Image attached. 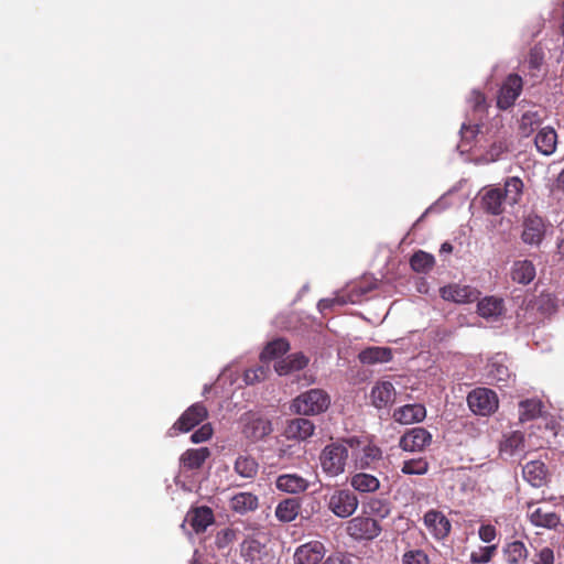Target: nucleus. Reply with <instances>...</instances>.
<instances>
[{
	"mask_svg": "<svg viewBox=\"0 0 564 564\" xmlns=\"http://www.w3.org/2000/svg\"><path fill=\"white\" fill-rule=\"evenodd\" d=\"M524 184L518 176L507 177L503 186H486L480 192V204L485 213L494 216L505 212V205L518 204L523 195Z\"/></svg>",
	"mask_w": 564,
	"mask_h": 564,
	"instance_id": "1",
	"label": "nucleus"
},
{
	"mask_svg": "<svg viewBox=\"0 0 564 564\" xmlns=\"http://www.w3.org/2000/svg\"><path fill=\"white\" fill-rule=\"evenodd\" d=\"M348 459V446L344 442H334L326 445L319 454V464L324 474L337 477L345 471Z\"/></svg>",
	"mask_w": 564,
	"mask_h": 564,
	"instance_id": "2",
	"label": "nucleus"
},
{
	"mask_svg": "<svg viewBox=\"0 0 564 564\" xmlns=\"http://www.w3.org/2000/svg\"><path fill=\"white\" fill-rule=\"evenodd\" d=\"M330 405V397L323 389H311L297 395L292 402V409L301 415H317Z\"/></svg>",
	"mask_w": 564,
	"mask_h": 564,
	"instance_id": "3",
	"label": "nucleus"
},
{
	"mask_svg": "<svg viewBox=\"0 0 564 564\" xmlns=\"http://www.w3.org/2000/svg\"><path fill=\"white\" fill-rule=\"evenodd\" d=\"M344 442L352 451L359 449V453H354V456L356 466L360 469L370 468L375 463L382 458L381 448L371 442H367L357 436L346 437L344 438Z\"/></svg>",
	"mask_w": 564,
	"mask_h": 564,
	"instance_id": "4",
	"label": "nucleus"
},
{
	"mask_svg": "<svg viewBox=\"0 0 564 564\" xmlns=\"http://www.w3.org/2000/svg\"><path fill=\"white\" fill-rule=\"evenodd\" d=\"M469 409L477 415L488 416L499 406L497 393L488 388H476L467 395Z\"/></svg>",
	"mask_w": 564,
	"mask_h": 564,
	"instance_id": "5",
	"label": "nucleus"
},
{
	"mask_svg": "<svg viewBox=\"0 0 564 564\" xmlns=\"http://www.w3.org/2000/svg\"><path fill=\"white\" fill-rule=\"evenodd\" d=\"M382 531L379 522L370 517L358 516L350 519L346 525L347 534L356 541H371Z\"/></svg>",
	"mask_w": 564,
	"mask_h": 564,
	"instance_id": "6",
	"label": "nucleus"
},
{
	"mask_svg": "<svg viewBox=\"0 0 564 564\" xmlns=\"http://www.w3.org/2000/svg\"><path fill=\"white\" fill-rule=\"evenodd\" d=\"M359 500L349 489H336L327 501L328 509L338 518H349L355 513Z\"/></svg>",
	"mask_w": 564,
	"mask_h": 564,
	"instance_id": "7",
	"label": "nucleus"
},
{
	"mask_svg": "<svg viewBox=\"0 0 564 564\" xmlns=\"http://www.w3.org/2000/svg\"><path fill=\"white\" fill-rule=\"evenodd\" d=\"M242 434L251 441H259L272 432L271 421L258 413L247 412L241 419Z\"/></svg>",
	"mask_w": 564,
	"mask_h": 564,
	"instance_id": "8",
	"label": "nucleus"
},
{
	"mask_svg": "<svg viewBox=\"0 0 564 564\" xmlns=\"http://www.w3.org/2000/svg\"><path fill=\"white\" fill-rule=\"evenodd\" d=\"M326 546L322 541L311 540L299 545L293 554L294 564H321L326 555Z\"/></svg>",
	"mask_w": 564,
	"mask_h": 564,
	"instance_id": "9",
	"label": "nucleus"
},
{
	"mask_svg": "<svg viewBox=\"0 0 564 564\" xmlns=\"http://www.w3.org/2000/svg\"><path fill=\"white\" fill-rule=\"evenodd\" d=\"M523 88V80L518 74H510L502 83L497 97L499 109L507 110L514 105Z\"/></svg>",
	"mask_w": 564,
	"mask_h": 564,
	"instance_id": "10",
	"label": "nucleus"
},
{
	"mask_svg": "<svg viewBox=\"0 0 564 564\" xmlns=\"http://www.w3.org/2000/svg\"><path fill=\"white\" fill-rule=\"evenodd\" d=\"M432 434L424 427L409 429L399 440V447L405 452H423L432 443Z\"/></svg>",
	"mask_w": 564,
	"mask_h": 564,
	"instance_id": "11",
	"label": "nucleus"
},
{
	"mask_svg": "<svg viewBox=\"0 0 564 564\" xmlns=\"http://www.w3.org/2000/svg\"><path fill=\"white\" fill-rule=\"evenodd\" d=\"M208 416V411L202 402L192 404L178 420L173 424V431L186 433L193 430L195 426L200 424Z\"/></svg>",
	"mask_w": 564,
	"mask_h": 564,
	"instance_id": "12",
	"label": "nucleus"
},
{
	"mask_svg": "<svg viewBox=\"0 0 564 564\" xmlns=\"http://www.w3.org/2000/svg\"><path fill=\"white\" fill-rule=\"evenodd\" d=\"M521 240L525 245L540 246L545 237L546 226L542 217L529 215L522 223Z\"/></svg>",
	"mask_w": 564,
	"mask_h": 564,
	"instance_id": "13",
	"label": "nucleus"
},
{
	"mask_svg": "<svg viewBox=\"0 0 564 564\" xmlns=\"http://www.w3.org/2000/svg\"><path fill=\"white\" fill-rule=\"evenodd\" d=\"M423 522L429 532L436 539L447 538L452 530L449 519L440 510L431 509L425 512Z\"/></svg>",
	"mask_w": 564,
	"mask_h": 564,
	"instance_id": "14",
	"label": "nucleus"
},
{
	"mask_svg": "<svg viewBox=\"0 0 564 564\" xmlns=\"http://www.w3.org/2000/svg\"><path fill=\"white\" fill-rule=\"evenodd\" d=\"M440 294L445 301L466 304L477 301L480 293L469 285L448 284L441 288Z\"/></svg>",
	"mask_w": 564,
	"mask_h": 564,
	"instance_id": "15",
	"label": "nucleus"
},
{
	"mask_svg": "<svg viewBox=\"0 0 564 564\" xmlns=\"http://www.w3.org/2000/svg\"><path fill=\"white\" fill-rule=\"evenodd\" d=\"M532 507L533 502H528V518L532 525L538 528L555 529L560 524V516L556 512L543 507H538L531 510Z\"/></svg>",
	"mask_w": 564,
	"mask_h": 564,
	"instance_id": "16",
	"label": "nucleus"
},
{
	"mask_svg": "<svg viewBox=\"0 0 564 564\" xmlns=\"http://www.w3.org/2000/svg\"><path fill=\"white\" fill-rule=\"evenodd\" d=\"M392 417L404 425L420 423L426 417V409L420 403L405 404L395 409Z\"/></svg>",
	"mask_w": 564,
	"mask_h": 564,
	"instance_id": "17",
	"label": "nucleus"
},
{
	"mask_svg": "<svg viewBox=\"0 0 564 564\" xmlns=\"http://www.w3.org/2000/svg\"><path fill=\"white\" fill-rule=\"evenodd\" d=\"M186 521L196 533L205 532L214 523V512L207 506L192 508L186 516Z\"/></svg>",
	"mask_w": 564,
	"mask_h": 564,
	"instance_id": "18",
	"label": "nucleus"
},
{
	"mask_svg": "<svg viewBox=\"0 0 564 564\" xmlns=\"http://www.w3.org/2000/svg\"><path fill=\"white\" fill-rule=\"evenodd\" d=\"M522 476L531 486L540 488L547 481V469L543 462L531 460L523 466Z\"/></svg>",
	"mask_w": 564,
	"mask_h": 564,
	"instance_id": "19",
	"label": "nucleus"
},
{
	"mask_svg": "<svg viewBox=\"0 0 564 564\" xmlns=\"http://www.w3.org/2000/svg\"><path fill=\"white\" fill-rule=\"evenodd\" d=\"M210 456L208 447L189 448L180 457L181 468L184 470H197L203 467Z\"/></svg>",
	"mask_w": 564,
	"mask_h": 564,
	"instance_id": "20",
	"label": "nucleus"
},
{
	"mask_svg": "<svg viewBox=\"0 0 564 564\" xmlns=\"http://www.w3.org/2000/svg\"><path fill=\"white\" fill-rule=\"evenodd\" d=\"M534 144L536 150L543 155H552L557 145V133L552 127H543L541 128L535 138Z\"/></svg>",
	"mask_w": 564,
	"mask_h": 564,
	"instance_id": "21",
	"label": "nucleus"
},
{
	"mask_svg": "<svg viewBox=\"0 0 564 564\" xmlns=\"http://www.w3.org/2000/svg\"><path fill=\"white\" fill-rule=\"evenodd\" d=\"M308 486V480L297 474H283L275 480V487L288 494L304 492Z\"/></svg>",
	"mask_w": 564,
	"mask_h": 564,
	"instance_id": "22",
	"label": "nucleus"
},
{
	"mask_svg": "<svg viewBox=\"0 0 564 564\" xmlns=\"http://www.w3.org/2000/svg\"><path fill=\"white\" fill-rule=\"evenodd\" d=\"M502 556L506 564H524L529 556V550L523 541L513 540L503 545Z\"/></svg>",
	"mask_w": 564,
	"mask_h": 564,
	"instance_id": "23",
	"label": "nucleus"
},
{
	"mask_svg": "<svg viewBox=\"0 0 564 564\" xmlns=\"http://www.w3.org/2000/svg\"><path fill=\"white\" fill-rule=\"evenodd\" d=\"M372 404L377 409H383L394 402L395 389L389 381L376 383L371 390Z\"/></svg>",
	"mask_w": 564,
	"mask_h": 564,
	"instance_id": "24",
	"label": "nucleus"
},
{
	"mask_svg": "<svg viewBox=\"0 0 564 564\" xmlns=\"http://www.w3.org/2000/svg\"><path fill=\"white\" fill-rule=\"evenodd\" d=\"M535 267L530 260H517L513 262L510 276L513 282L527 285L535 278Z\"/></svg>",
	"mask_w": 564,
	"mask_h": 564,
	"instance_id": "25",
	"label": "nucleus"
},
{
	"mask_svg": "<svg viewBox=\"0 0 564 564\" xmlns=\"http://www.w3.org/2000/svg\"><path fill=\"white\" fill-rule=\"evenodd\" d=\"M358 358L364 365L389 362L392 359V349L389 347H368L359 352Z\"/></svg>",
	"mask_w": 564,
	"mask_h": 564,
	"instance_id": "26",
	"label": "nucleus"
},
{
	"mask_svg": "<svg viewBox=\"0 0 564 564\" xmlns=\"http://www.w3.org/2000/svg\"><path fill=\"white\" fill-rule=\"evenodd\" d=\"M314 423L305 417H296L289 422L286 426V435L299 440H306L314 434Z\"/></svg>",
	"mask_w": 564,
	"mask_h": 564,
	"instance_id": "27",
	"label": "nucleus"
},
{
	"mask_svg": "<svg viewBox=\"0 0 564 564\" xmlns=\"http://www.w3.org/2000/svg\"><path fill=\"white\" fill-rule=\"evenodd\" d=\"M350 486L361 494L375 492L380 488V480L367 473H356L350 478Z\"/></svg>",
	"mask_w": 564,
	"mask_h": 564,
	"instance_id": "28",
	"label": "nucleus"
},
{
	"mask_svg": "<svg viewBox=\"0 0 564 564\" xmlns=\"http://www.w3.org/2000/svg\"><path fill=\"white\" fill-rule=\"evenodd\" d=\"M301 510V502L296 498H286L280 501L275 508V517L282 522H291L296 519Z\"/></svg>",
	"mask_w": 564,
	"mask_h": 564,
	"instance_id": "29",
	"label": "nucleus"
},
{
	"mask_svg": "<svg viewBox=\"0 0 564 564\" xmlns=\"http://www.w3.org/2000/svg\"><path fill=\"white\" fill-rule=\"evenodd\" d=\"M258 505V497L251 492H239L230 500V508L241 514L256 510Z\"/></svg>",
	"mask_w": 564,
	"mask_h": 564,
	"instance_id": "30",
	"label": "nucleus"
},
{
	"mask_svg": "<svg viewBox=\"0 0 564 564\" xmlns=\"http://www.w3.org/2000/svg\"><path fill=\"white\" fill-rule=\"evenodd\" d=\"M477 312L481 317H498L503 312V301L495 296H487L478 302Z\"/></svg>",
	"mask_w": 564,
	"mask_h": 564,
	"instance_id": "31",
	"label": "nucleus"
},
{
	"mask_svg": "<svg viewBox=\"0 0 564 564\" xmlns=\"http://www.w3.org/2000/svg\"><path fill=\"white\" fill-rule=\"evenodd\" d=\"M524 449V435L520 431H513L505 435L503 441L500 443V453L507 455H514Z\"/></svg>",
	"mask_w": 564,
	"mask_h": 564,
	"instance_id": "32",
	"label": "nucleus"
},
{
	"mask_svg": "<svg viewBox=\"0 0 564 564\" xmlns=\"http://www.w3.org/2000/svg\"><path fill=\"white\" fill-rule=\"evenodd\" d=\"M289 349L290 344L288 340L283 338L274 339L267 344V346L264 347L260 355V359L262 362L273 360L286 354Z\"/></svg>",
	"mask_w": 564,
	"mask_h": 564,
	"instance_id": "33",
	"label": "nucleus"
},
{
	"mask_svg": "<svg viewBox=\"0 0 564 564\" xmlns=\"http://www.w3.org/2000/svg\"><path fill=\"white\" fill-rule=\"evenodd\" d=\"M264 545L256 539H247L241 544V555L247 562H258L262 557Z\"/></svg>",
	"mask_w": 564,
	"mask_h": 564,
	"instance_id": "34",
	"label": "nucleus"
},
{
	"mask_svg": "<svg viewBox=\"0 0 564 564\" xmlns=\"http://www.w3.org/2000/svg\"><path fill=\"white\" fill-rule=\"evenodd\" d=\"M434 263H435L434 257L425 251H422V250L414 252V254L410 259L411 268L415 272H420V273L430 271L434 267Z\"/></svg>",
	"mask_w": 564,
	"mask_h": 564,
	"instance_id": "35",
	"label": "nucleus"
},
{
	"mask_svg": "<svg viewBox=\"0 0 564 564\" xmlns=\"http://www.w3.org/2000/svg\"><path fill=\"white\" fill-rule=\"evenodd\" d=\"M541 123V117L536 111H527L521 116L519 132L528 138Z\"/></svg>",
	"mask_w": 564,
	"mask_h": 564,
	"instance_id": "36",
	"label": "nucleus"
},
{
	"mask_svg": "<svg viewBox=\"0 0 564 564\" xmlns=\"http://www.w3.org/2000/svg\"><path fill=\"white\" fill-rule=\"evenodd\" d=\"M235 470L245 478H253L258 473V463L249 456H239L235 463Z\"/></svg>",
	"mask_w": 564,
	"mask_h": 564,
	"instance_id": "37",
	"label": "nucleus"
},
{
	"mask_svg": "<svg viewBox=\"0 0 564 564\" xmlns=\"http://www.w3.org/2000/svg\"><path fill=\"white\" fill-rule=\"evenodd\" d=\"M430 469L429 462L423 458H412L404 460L401 467V473L404 475H425Z\"/></svg>",
	"mask_w": 564,
	"mask_h": 564,
	"instance_id": "38",
	"label": "nucleus"
},
{
	"mask_svg": "<svg viewBox=\"0 0 564 564\" xmlns=\"http://www.w3.org/2000/svg\"><path fill=\"white\" fill-rule=\"evenodd\" d=\"M542 404L538 400L528 399L519 403V415L521 421H529L540 415Z\"/></svg>",
	"mask_w": 564,
	"mask_h": 564,
	"instance_id": "39",
	"label": "nucleus"
},
{
	"mask_svg": "<svg viewBox=\"0 0 564 564\" xmlns=\"http://www.w3.org/2000/svg\"><path fill=\"white\" fill-rule=\"evenodd\" d=\"M497 545L479 546L470 553V562L473 564H487L496 555Z\"/></svg>",
	"mask_w": 564,
	"mask_h": 564,
	"instance_id": "40",
	"label": "nucleus"
},
{
	"mask_svg": "<svg viewBox=\"0 0 564 564\" xmlns=\"http://www.w3.org/2000/svg\"><path fill=\"white\" fill-rule=\"evenodd\" d=\"M366 508L368 513L377 516L381 519L387 518L391 512L389 502L379 498L369 499V501L366 503Z\"/></svg>",
	"mask_w": 564,
	"mask_h": 564,
	"instance_id": "41",
	"label": "nucleus"
},
{
	"mask_svg": "<svg viewBox=\"0 0 564 564\" xmlns=\"http://www.w3.org/2000/svg\"><path fill=\"white\" fill-rule=\"evenodd\" d=\"M269 373L268 366H257L254 368L247 369L243 375V380L247 384H254L267 378Z\"/></svg>",
	"mask_w": 564,
	"mask_h": 564,
	"instance_id": "42",
	"label": "nucleus"
},
{
	"mask_svg": "<svg viewBox=\"0 0 564 564\" xmlns=\"http://www.w3.org/2000/svg\"><path fill=\"white\" fill-rule=\"evenodd\" d=\"M402 564H430V560L424 551L410 550L403 554Z\"/></svg>",
	"mask_w": 564,
	"mask_h": 564,
	"instance_id": "43",
	"label": "nucleus"
},
{
	"mask_svg": "<svg viewBox=\"0 0 564 564\" xmlns=\"http://www.w3.org/2000/svg\"><path fill=\"white\" fill-rule=\"evenodd\" d=\"M235 539H236V531L234 529L227 528L217 533L215 543L218 549H225L230 543H232L235 541Z\"/></svg>",
	"mask_w": 564,
	"mask_h": 564,
	"instance_id": "44",
	"label": "nucleus"
},
{
	"mask_svg": "<svg viewBox=\"0 0 564 564\" xmlns=\"http://www.w3.org/2000/svg\"><path fill=\"white\" fill-rule=\"evenodd\" d=\"M489 377L497 382L506 381L509 377V369L505 365L492 362L490 365Z\"/></svg>",
	"mask_w": 564,
	"mask_h": 564,
	"instance_id": "45",
	"label": "nucleus"
},
{
	"mask_svg": "<svg viewBox=\"0 0 564 564\" xmlns=\"http://www.w3.org/2000/svg\"><path fill=\"white\" fill-rule=\"evenodd\" d=\"M213 436V427L209 423L204 424L197 431H195L191 435V441L193 443H203L208 441Z\"/></svg>",
	"mask_w": 564,
	"mask_h": 564,
	"instance_id": "46",
	"label": "nucleus"
},
{
	"mask_svg": "<svg viewBox=\"0 0 564 564\" xmlns=\"http://www.w3.org/2000/svg\"><path fill=\"white\" fill-rule=\"evenodd\" d=\"M532 564H554V552L552 549L542 547L532 558Z\"/></svg>",
	"mask_w": 564,
	"mask_h": 564,
	"instance_id": "47",
	"label": "nucleus"
},
{
	"mask_svg": "<svg viewBox=\"0 0 564 564\" xmlns=\"http://www.w3.org/2000/svg\"><path fill=\"white\" fill-rule=\"evenodd\" d=\"M293 371L304 369L308 364V358L302 352L293 354L288 357Z\"/></svg>",
	"mask_w": 564,
	"mask_h": 564,
	"instance_id": "48",
	"label": "nucleus"
},
{
	"mask_svg": "<svg viewBox=\"0 0 564 564\" xmlns=\"http://www.w3.org/2000/svg\"><path fill=\"white\" fill-rule=\"evenodd\" d=\"M478 535L481 541L490 543L496 539L497 531L496 528L491 524H482L478 530Z\"/></svg>",
	"mask_w": 564,
	"mask_h": 564,
	"instance_id": "49",
	"label": "nucleus"
},
{
	"mask_svg": "<svg viewBox=\"0 0 564 564\" xmlns=\"http://www.w3.org/2000/svg\"><path fill=\"white\" fill-rule=\"evenodd\" d=\"M322 564H351V561L341 552L330 554Z\"/></svg>",
	"mask_w": 564,
	"mask_h": 564,
	"instance_id": "50",
	"label": "nucleus"
},
{
	"mask_svg": "<svg viewBox=\"0 0 564 564\" xmlns=\"http://www.w3.org/2000/svg\"><path fill=\"white\" fill-rule=\"evenodd\" d=\"M274 369L280 376H284L293 371L290 365V360L288 358L276 361L274 365Z\"/></svg>",
	"mask_w": 564,
	"mask_h": 564,
	"instance_id": "51",
	"label": "nucleus"
},
{
	"mask_svg": "<svg viewBox=\"0 0 564 564\" xmlns=\"http://www.w3.org/2000/svg\"><path fill=\"white\" fill-rule=\"evenodd\" d=\"M543 56L535 50H532L530 53V66L533 68H538L542 63Z\"/></svg>",
	"mask_w": 564,
	"mask_h": 564,
	"instance_id": "52",
	"label": "nucleus"
},
{
	"mask_svg": "<svg viewBox=\"0 0 564 564\" xmlns=\"http://www.w3.org/2000/svg\"><path fill=\"white\" fill-rule=\"evenodd\" d=\"M486 105V98L481 93H475V108L484 109Z\"/></svg>",
	"mask_w": 564,
	"mask_h": 564,
	"instance_id": "53",
	"label": "nucleus"
},
{
	"mask_svg": "<svg viewBox=\"0 0 564 564\" xmlns=\"http://www.w3.org/2000/svg\"><path fill=\"white\" fill-rule=\"evenodd\" d=\"M332 305V301H328V300H322L319 303H318V306L321 308H326V307H329Z\"/></svg>",
	"mask_w": 564,
	"mask_h": 564,
	"instance_id": "54",
	"label": "nucleus"
},
{
	"mask_svg": "<svg viewBox=\"0 0 564 564\" xmlns=\"http://www.w3.org/2000/svg\"><path fill=\"white\" fill-rule=\"evenodd\" d=\"M452 249H453V247L448 242H445V243L442 245V250L443 251H452Z\"/></svg>",
	"mask_w": 564,
	"mask_h": 564,
	"instance_id": "55",
	"label": "nucleus"
},
{
	"mask_svg": "<svg viewBox=\"0 0 564 564\" xmlns=\"http://www.w3.org/2000/svg\"><path fill=\"white\" fill-rule=\"evenodd\" d=\"M558 181H564V170L561 172Z\"/></svg>",
	"mask_w": 564,
	"mask_h": 564,
	"instance_id": "56",
	"label": "nucleus"
},
{
	"mask_svg": "<svg viewBox=\"0 0 564 564\" xmlns=\"http://www.w3.org/2000/svg\"><path fill=\"white\" fill-rule=\"evenodd\" d=\"M191 564H199L197 561H193Z\"/></svg>",
	"mask_w": 564,
	"mask_h": 564,
	"instance_id": "57",
	"label": "nucleus"
}]
</instances>
